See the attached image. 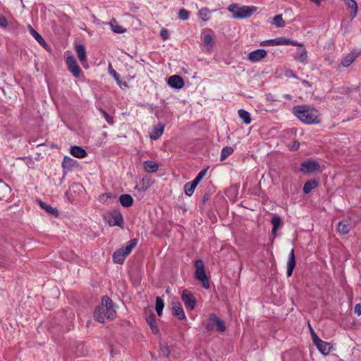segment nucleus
Segmentation results:
<instances>
[{"label": "nucleus", "mask_w": 361, "mask_h": 361, "mask_svg": "<svg viewBox=\"0 0 361 361\" xmlns=\"http://www.w3.org/2000/svg\"><path fill=\"white\" fill-rule=\"evenodd\" d=\"M103 114H104L106 121L109 123L112 124L113 123V118L106 111H103Z\"/></svg>", "instance_id": "nucleus-47"}, {"label": "nucleus", "mask_w": 361, "mask_h": 361, "mask_svg": "<svg viewBox=\"0 0 361 361\" xmlns=\"http://www.w3.org/2000/svg\"><path fill=\"white\" fill-rule=\"evenodd\" d=\"M238 115L240 117V118H242L243 120L245 123H246V124L250 123L251 118L250 116V114L247 111L240 109L238 111Z\"/></svg>", "instance_id": "nucleus-37"}, {"label": "nucleus", "mask_w": 361, "mask_h": 361, "mask_svg": "<svg viewBox=\"0 0 361 361\" xmlns=\"http://www.w3.org/2000/svg\"><path fill=\"white\" fill-rule=\"evenodd\" d=\"M8 25L7 20L5 17L0 16V26L1 27H6Z\"/></svg>", "instance_id": "nucleus-43"}, {"label": "nucleus", "mask_w": 361, "mask_h": 361, "mask_svg": "<svg viewBox=\"0 0 361 361\" xmlns=\"http://www.w3.org/2000/svg\"><path fill=\"white\" fill-rule=\"evenodd\" d=\"M115 198V196L111 193H103L99 195L98 200L102 203H107L109 200Z\"/></svg>", "instance_id": "nucleus-38"}, {"label": "nucleus", "mask_w": 361, "mask_h": 361, "mask_svg": "<svg viewBox=\"0 0 361 361\" xmlns=\"http://www.w3.org/2000/svg\"><path fill=\"white\" fill-rule=\"evenodd\" d=\"M300 171L303 173H312L320 171V165L319 162L314 159H308L302 161L300 164Z\"/></svg>", "instance_id": "nucleus-8"}, {"label": "nucleus", "mask_w": 361, "mask_h": 361, "mask_svg": "<svg viewBox=\"0 0 361 361\" xmlns=\"http://www.w3.org/2000/svg\"><path fill=\"white\" fill-rule=\"evenodd\" d=\"M261 46H274V39L263 41L260 43Z\"/></svg>", "instance_id": "nucleus-45"}, {"label": "nucleus", "mask_w": 361, "mask_h": 361, "mask_svg": "<svg viewBox=\"0 0 361 361\" xmlns=\"http://www.w3.org/2000/svg\"><path fill=\"white\" fill-rule=\"evenodd\" d=\"M39 205L47 213L51 214L54 216H56V217L58 216L59 213H58L56 208H54V207H51V205H49L42 201L39 202Z\"/></svg>", "instance_id": "nucleus-28"}, {"label": "nucleus", "mask_w": 361, "mask_h": 361, "mask_svg": "<svg viewBox=\"0 0 361 361\" xmlns=\"http://www.w3.org/2000/svg\"><path fill=\"white\" fill-rule=\"evenodd\" d=\"M168 84L172 87L180 89L183 87L184 81L180 76L173 75L169 78Z\"/></svg>", "instance_id": "nucleus-17"}, {"label": "nucleus", "mask_w": 361, "mask_h": 361, "mask_svg": "<svg viewBox=\"0 0 361 361\" xmlns=\"http://www.w3.org/2000/svg\"><path fill=\"white\" fill-rule=\"evenodd\" d=\"M109 70L110 74H111L114 77V78L116 80L117 82L119 84L120 80L118 79V75L116 73V72L112 68V66L111 64L109 65Z\"/></svg>", "instance_id": "nucleus-42"}, {"label": "nucleus", "mask_w": 361, "mask_h": 361, "mask_svg": "<svg viewBox=\"0 0 361 361\" xmlns=\"http://www.w3.org/2000/svg\"><path fill=\"white\" fill-rule=\"evenodd\" d=\"M119 202L122 206L128 207L133 204V198L128 194H124L120 196Z\"/></svg>", "instance_id": "nucleus-26"}, {"label": "nucleus", "mask_w": 361, "mask_h": 361, "mask_svg": "<svg viewBox=\"0 0 361 361\" xmlns=\"http://www.w3.org/2000/svg\"><path fill=\"white\" fill-rule=\"evenodd\" d=\"M267 55L266 50L264 49H257L253 51H251L248 55V59L253 62H258L262 59H264Z\"/></svg>", "instance_id": "nucleus-12"}, {"label": "nucleus", "mask_w": 361, "mask_h": 361, "mask_svg": "<svg viewBox=\"0 0 361 361\" xmlns=\"http://www.w3.org/2000/svg\"><path fill=\"white\" fill-rule=\"evenodd\" d=\"M203 43L210 50L214 44V37L211 35H205L203 37Z\"/></svg>", "instance_id": "nucleus-31"}, {"label": "nucleus", "mask_w": 361, "mask_h": 361, "mask_svg": "<svg viewBox=\"0 0 361 361\" xmlns=\"http://www.w3.org/2000/svg\"><path fill=\"white\" fill-rule=\"evenodd\" d=\"M314 344L317 346V349L321 352L323 355H328L331 349V346L330 343L323 341L319 338L314 341Z\"/></svg>", "instance_id": "nucleus-13"}, {"label": "nucleus", "mask_w": 361, "mask_h": 361, "mask_svg": "<svg viewBox=\"0 0 361 361\" xmlns=\"http://www.w3.org/2000/svg\"><path fill=\"white\" fill-rule=\"evenodd\" d=\"M137 244V240L133 239L129 241L128 245L116 250L113 255L114 262L121 264L125 261L126 256L132 251Z\"/></svg>", "instance_id": "nucleus-4"}, {"label": "nucleus", "mask_w": 361, "mask_h": 361, "mask_svg": "<svg viewBox=\"0 0 361 361\" xmlns=\"http://www.w3.org/2000/svg\"><path fill=\"white\" fill-rule=\"evenodd\" d=\"M277 229H278V228H274L273 227L272 231H271V233H272V234H273V235H276V233Z\"/></svg>", "instance_id": "nucleus-53"}, {"label": "nucleus", "mask_w": 361, "mask_h": 361, "mask_svg": "<svg viewBox=\"0 0 361 361\" xmlns=\"http://www.w3.org/2000/svg\"><path fill=\"white\" fill-rule=\"evenodd\" d=\"M282 44H286V45H292V46H302V44H299L295 41H292L289 39H286V38H278V39H274V45H282Z\"/></svg>", "instance_id": "nucleus-25"}, {"label": "nucleus", "mask_w": 361, "mask_h": 361, "mask_svg": "<svg viewBox=\"0 0 361 361\" xmlns=\"http://www.w3.org/2000/svg\"><path fill=\"white\" fill-rule=\"evenodd\" d=\"M214 326H216V329L221 332H223L226 330L224 322L220 319V318H219L214 314H212L209 315V322L206 326V329L208 331H212Z\"/></svg>", "instance_id": "nucleus-9"}, {"label": "nucleus", "mask_w": 361, "mask_h": 361, "mask_svg": "<svg viewBox=\"0 0 361 361\" xmlns=\"http://www.w3.org/2000/svg\"><path fill=\"white\" fill-rule=\"evenodd\" d=\"M70 152L73 157L80 159L84 158L87 155L85 150L78 146L71 147Z\"/></svg>", "instance_id": "nucleus-24"}, {"label": "nucleus", "mask_w": 361, "mask_h": 361, "mask_svg": "<svg viewBox=\"0 0 361 361\" xmlns=\"http://www.w3.org/2000/svg\"><path fill=\"white\" fill-rule=\"evenodd\" d=\"M172 313L180 320L185 319V315L182 308L181 304L178 301L172 302Z\"/></svg>", "instance_id": "nucleus-14"}, {"label": "nucleus", "mask_w": 361, "mask_h": 361, "mask_svg": "<svg viewBox=\"0 0 361 361\" xmlns=\"http://www.w3.org/2000/svg\"><path fill=\"white\" fill-rule=\"evenodd\" d=\"M28 28L31 35L38 42V43L45 49L49 51L50 49V47L47 44L44 38L35 29H33L31 25H28Z\"/></svg>", "instance_id": "nucleus-16"}, {"label": "nucleus", "mask_w": 361, "mask_h": 361, "mask_svg": "<svg viewBox=\"0 0 361 361\" xmlns=\"http://www.w3.org/2000/svg\"><path fill=\"white\" fill-rule=\"evenodd\" d=\"M71 161H72L71 158H70L68 157H65L63 161V166L65 167L68 164V163Z\"/></svg>", "instance_id": "nucleus-50"}, {"label": "nucleus", "mask_w": 361, "mask_h": 361, "mask_svg": "<svg viewBox=\"0 0 361 361\" xmlns=\"http://www.w3.org/2000/svg\"><path fill=\"white\" fill-rule=\"evenodd\" d=\"M164 127V125L160 123L154 126L153 130L150 133V138L154 140H157L163 134Z\"/></svg>", "instance_id": "nucleus-23"}, {"label": "nucleus", "mask_w": 361, "mask_h": 361, "mask_svg": "<svg viewBox=\"0 0 361 361\" xmlns=\"http://www.w3.org/2000/svg\"><path fill=\"white\" fill-rule=\"evenodd\" d=\"M104 218L110 226H117L121 228L123 227V219L119 211H112L104 215Z\"/></svg>", "instance_id": "nucleus-6"}, {"label": "nucleus", "mask_w": 361, "mask_h": 361, "mask_svg": "<svg viewBox=\"0 0 361 361\" xmlns=\"http://www.w3.org/2000/svg\"><path fill=\"white\" fill-rule=\"evenodd\" d=\"M161 352L165 356H168L170 353L169 348L166 346L161 348Z\"/></svg>", "instance_id": "nucleus-49"}, {"label": "nucleus", "mask_w": 361, "mask_h": 361, "mask_svg": "<svg viewBox=\"0 0 361 361\" xmlns=\"http://www.w3.org/2000/svg\"><path fill=\"white\" fill-rule=\"evenodd\" d=\"M345 6L349 10L350 15L352 18H354L357 13V5L354 0H343Z\"/></svg>", "instance_id": "nucleus-20"}, {"label": "nucleus", "mask_w": 361, "mask_h": 361, "mask_svg": "<svg viewBox=\"0 0 361 361\" xmlns=\"http://www.w3.org/2000/svg\"><path fill=\"white\" fill-rule=\"evenodd\" d=\"M361 54L360 51L354 50L350 54H348L341 61V65L343 67L350 66L357 57Z\"/></svg>", "instance_id": "nucleus-15"}, {"label": "nucleus", "mask_w": 361, "mask_h": 361, "mask_svg": "<svg viewBox=\"0 0 361 361\" xmlns=\"http://www.w3.org/2000/svg\"><path fill=\"white\" fill-rule=\"evenodd\" d=\"M93 316L94 319L100 323L111 320L116 317L114 303L108 296L102 297V302L95 308Z\"/></svg>", "instance_id": "nucleus-1"}, {"label": "nucleus", "mask_w": 361, "mask_h": 361, "mask_svg": "<svg viewBox=\"0 0 361 361\" xmlns=\"http://www.w3.org/2000/svg\"><path fill=\"white\" fill-rule=\"evenodd\" d=\"M309 327H310V334H311V336L312 338V341L314 342V341H316V339L319 338V337L317 336V335L316 334V333L314 332V331L313 330V329L312 328V326H310V324H309Z\"/></svg>", "instance_id": "nucleus-46"}, {"label": "nucleus", "mask_w": 361, "mask_h": 361, "mask_svg": "<svg viewBox=\"0 0 361 361\" xmlns=\"http://www.w3.org/2000/svg\"><path fill=\"white\" fill-rule=\"evenodd\" d=\"M300 143L298 142H295L293 147H291L292 150H296L299 148Z\"/></svg>", "instance_id": "nucleus-52"}, {"label": "nucleus", "mask_w": 361, "mask_h": 361, "mask_svg": "<svg viewBox=\"0 0 361 361\" xmlns=\"http://www.w3.org/2000/svg\"><path fill=\"white\" fill-rule=\"evenodd\" d=\"M197 185V184L194 181L187 183L184 187L185 194L188 196L192 195Z\"/></svg>", "instance_id": "nucleus-33"}, {"label": "nucleus", "mask_w": 361, "mask_h": 361, "mask_svg": "<svg viewBox=\"0 0 361 361\" xmlns=\"http://www.w3.org/2000/svg\"><path fill=\"white\" fill-rule=\"evenodd\" d=\"M350 230V221L343 220L338 224V231L342 235L347 234Z\"/></svg>", "instance_id": "nucleus-22"}, {"label": "nucleus", "mask_w": 361, "mask_h": 361, "mask_svg": "<svg viewBox=\"0 0 361 361\" xmlns=\"http://www.w3.org/2000/svg\"><path fill=\"white\" fill-rule=\"evenodd\" d=\"M195 278L202 282V286L204 288H209V281L205 274L204 263L202 260L199 259L195 262Z\"/></svg>", "instance_id": "nucleus-5"}, {"label": "nucleus", "mask_w": 361, "mask_h": 361, "mask_svg": "<svg viewBox=\"0 0 361 361\" xmlns=\"http://www.w3.org/2000/svg\"><path fill=\"white\" fill-rule=\"evenodd\" d=\"M145 320L147 324L149 326L152 332L154 334H157L159 332V329L158 327L157 321L155 319V316L152 310V307H146L144 310Z\"/></svg>", "instance_id": "nucleus-7"}, {"label": "nucleus", "mask_w": 361, "mask_h": 361, "mask_svg": "<svg viewBox=\"0 0 361 361\" xmlns=\"http://www.w3.org/2000/svg\"><path fill=\"white\" fill-rule=\"evenodd\" d=\"M110 25L114 32L123 33L126 31V30L122 26L118 24L116 20H111Z\"/></svg>", "instance_id": "nucleus-36"}, {"label": "nucleus", "mask_w": 361, "mask_h": 361, "mask_svg": "<svg viewBox=\"0 0 361 361\" xmlns=\"http://www.w3.org/2000/svg\"><path fill=\"white\" fill-rule=\"evenodd\" d=\"M318 185V182L317 180H308L307 181L303 186V192L305 194L310 193L313 189L317 188Z\"/></svg>", "instance_id": "nucleus-29"}, {"label": "nucleus", "mask_w": 361, "mask_h": 361, "mask_svg": "<svg viewBox=\"0 0 361 361\" xmlns=\"http://www.w3.org/2000/svg\"><path fill=\"white\" fill-rule=\"evenodd\" d=\"M233 152V147H228V146L224 147L221 152V161L225 160Z\"/></svg>", "instance_id": "nucleus-35"}, {"label": "nucleus", "mask_w": 361, "mask_h": 361, "mask_svg": "<svg viewBox=\"0 0 361 361\" xmlns=\"http://www.w3.org/2000/svg\"><path fill=\"white\" fill-rule=\"evenodd\" d=\"M75 51L81 63L85 66L87 63V56L85 47L81 44L75 45Z\"/></svg>", "instance_id": "nucleus-19"}, {"label": "nucleus", "mask_w": 361, "mask_h": 361, "mask_svg": "<svg viewBox=\"0 0 361 361\" xmlns=\"http://www.w3.org/2000/svg\"><path fill=\"white\" fill-rule=\"evenodd\" d=\"M300 48L297 49V56L295 57V59L298 61L300 63L305 64L307 62V50L303 47V45L299 46Z\"/></svg>", "instance_id": "nucleus-18"}, {"label": "nucleus", "mask_w": 361, "mask_h": 361, "mask_svg": "<svg viewBox=\"0 0 361 361\" xmlns=\"http://www.w3.org/2000/svg\"><path fill=\"white\" fill-rule=\"evenodd\" d=\"M271 223L274 228H278L281 224V218L279 216H274Z\"/></svg>", "instance_id": "nucleus-40"}, {"label": "nucleus", "mask_w": 361, "mask_h": 361, "mask_svg": "<svg viewBox=\"0 0 361 361\" xmlns=\"http://www.w3.org/2000/svg\"><path fill=\"white\" fill-rule=\"evenodd\" d=\"M143 167L146 172L154 173L158 170L159 166L152 161H146L143 163Z\"/></svg>", "instance_id": "nucleus-27"}, {"label": "nucleus", "mask_w": 361, "mask_h": 361, "mask_svg": "<svg viewBox=\"0 0 361 361\" xmlns=\"http://www.w3.org/2000/svg\"><path fill=\"white\" fill-rule=\"evenodd\" d=\"M272 25L277 27H283L285 26V21L283 20L282 16H276L272 20Z\"/></svg>", "instance_id": "nucleus-34"}, {"label": "nucleus", "mask_w": 361, "mask_h": 361, "mask_svg": "<svg viewBox=\"0 0 361 361\" xmlns=\"http://www.w3.org/2000/svg\"><path fill=\"white\" fill-rule=\"evenodd\" d=\"M66 64L68 71L73 73L74 77L78 78L80 76L81 69L73 56H70L66 58Z\"/></svg>", "instance_id": "nucleus-11"}, {"label": "nucleus", "mask_w": 361, "mask_h": 361, "mask_svg": "<svg viewBox=\"0 0 361 361\" xmlns=\"http://www.w3.org/2000/svg\"><path fill=\"white\" fill-rule=\"evenodd\" d=\"M164 307V300L160 297H157L156 298L155 310L159 316L161 315Z\"/></svg>", "instance_id": "nucleus-32"}, {"label": "nucleus", "mask_w": 361, "mask_h": 361, "mask_svg": "<svg viewBox=\"0 0 361 361\" xmlns=\"http://www.w3.org/2000/svg\"><path fill=\"white\" fill-rule=\"evenodd\" d=\"M294 115L302 122L307 124H318L321 122L318 111L305 105L296 106L293 108Z\"/></svg>", "instance_id": "nucleus-2"}, {"label": "nucleus", "mask_w": 361, "mask_h": 361, "mask_svg": "<svg viewBox=\"0 0 361 361\" xmlns=\"http://www.w3.org/2000/svg\"><path fill=\"white\" fill-rule=\"evenodd\" d=\"M178 17L181 20H186L188 19L189 12L185 9L182 8L179 11Z\"/></svg>", "instance_id": "nucleus-39"}, {"label": "nucleus", "mask_w": 361, "mask_h": 361, "mask_svg": "<svg viewBox=\"0 0 361 361\" xmlns=\"http://www.w3.org/2000/svg\"><path fill=\"white\" fill-rule=\"evenodd\" d=\"M257 10V7L252 6H244L242 7H240L236 4H232L228 6V11L233 14V18H245L250 17L255 12H256Z\"/></svg>", "instance_id": "nucleus-3"}, {"label": "nucleus", "mask_w": 361, "mask_h": 361, "mask_svg": "<svg viewBox=\"0 0 361 361\" xmlns=\"http://www.w3.org/2000/svg\"><path fill=\"white\" fill-rule=\"evenodd\" d=\"M325 61L327 64L331 65L334 63V59H331L330 56H327L325 58Z\"/></svg>", "instance_id": "nucleus-51"}, {"label": "nucleus", "mask_w": 361, "mask_h": 361, "mask_svg": "<svg viewBox=\"0 0 361 361\" xmlns=\"http://www.w3.org/2000/svg\"><path fill=\"white\" fill-rule=\"evenodd\" d=\"M181 298L187 308L191 310L195 308L196 305V300L193 295L188 290H184L183 291Z\"/></svg>", "instance_id": "nucleus-10"}, {"label": "nucleus", "mask_w": 361, "mask_h": 361, "mask_svg": "<svg viewBox=\"0 0 361 361\" xmlns=\"http://www.w3.org/2000/svg\"><path fill=\"white\" fill-rule=\"evenodd\" d=\"M211 13H212L211 10H209L207 7H204V8H202L200 10L198 16L203 21L205 22L210 19Z\"/></svg>", "instance_id": "nucleus-30"}, {"label": "nucleus", "mask_w": 361, "mask_h": 361, "mask_svg": "<svg viewBox=\"0 0 361 361\" xmlns=\"http://www.w3.org/2000/svg\"><path fill=\"white\" fill-rule=\"evenodd\" d=\"M355 313H356L357 315L361 314V305L357 304L355 306Z\"/></svg>", "instance_id": "nucleus-48"}, {"label": "nucleus", "mask_w": 361, "mask_h": 361, "mask_svg": "<svg viewBox=\"0 0 361 361\" xmlns=\"http://www.w3.org/2000/svg\"><path fill=\"white\" fill-rule=\"evenodd\" d=\"M295 267V257L293 249L291 250L290 257L287 264V276L289 277L292 275L293 269Z\"/></svg>", "instance_id": "nucleus-21"}, {"label": "nucleus", "mask_w": 361, "mask_h": 361, "mask_svg": "<svg viewBox=\"0 0 361 361\" xmlns=\"http://www.w3.org/2000/svg\"><path fill=\"white\" fill-rule=\"evenodd\" d=\"M207 169H204L202 171H201L199 174L197 176V177L195 178V180H193L195 183H196L197 184L199 183V182L201 180V179L202 178V177L206 174L207 171Z\"/></svg>", "instance_id": "nucleus-41"}, {"label": "nucleus", "mask_w": 361, "mask_h": 361, "mask_svg": "<svg viewBox=\"0 0 361 361\" xmlns=\"http://www.w3.org/2000/svg\"><path fill=\"white\" fill-rule=\"evenodd\" d=\"M160 35H161V36L162 37V38H163L164 39H168V38H169V32H168V30H166V29H162V30H161V33H160Z\"/></svg>", "instance_id": "nucleus-44"}]
</instances>
